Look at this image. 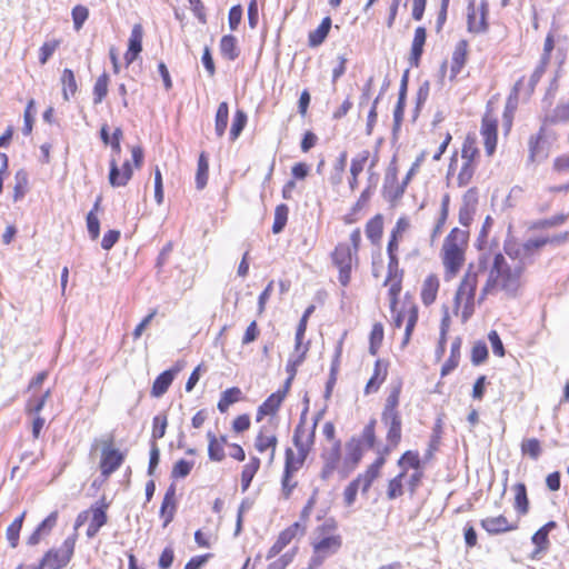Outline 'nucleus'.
Masks as SVG:
<instances>
[{
  "mask_svg": "<svg viewBox=\"0 0 569 569\" xmlns=\"http://www.w3.org/2000/svg\"><path fill=\"white\" fill-rule=\"evenodd\" d=\"M522 268L508 264L506 257L498 251H483L477 261L470 262L457 290L455 301L466 299V308L475 306L476 290L480 279H486L480 291L479 302L487 296L502 290L513 295L520 286Z\"/></svg>",
  "mask_w": 569,
  "mask_h": 569,
  "instance_id": "1",
  "label": "nucleus"
},
{
  "mask_svg": "<svg viewBox=\"0 0 569 569\" xmlns=\"http://www.w3.org/2000/svg\"><path fill=\"white\" fill-rule=\"evenodd\" d=\"M468 232L455 228L446 237L441 248V259L446 280L455 278L465 262Z\"/></svg>",
  "mask_w": 569,
  "mask_h": 569,
  "instance_id": "2",
  "label": "nucleus"
},
{
  "mask_svg": "<svg viewBox=\"0 0 569 569\" xmlns=\"http://www.w3.org/2000/svg\"><path fill=\"white\" fill-rule=\"evenodd\" d=\"M382 465L383 459H377L363 473L359 475L347 486L343 492V500L347 506L350 507L353 505L359 489H361L362 493H366L369 490L373 480L378 477Z\"/></svg>",
  "mask_w": 569,
  "mask_h": 569,
  "instance_id": "3",
  "label": "nucleus"
},
{
  "mask_svg": "<svg viewBox=\"0 0 569 569\" xmlns=\"http://www.w3.org/2000/svg\"><path fill=\"white\" fill-rule=\"evenodd\" d=\"M76 536L68 537L59 548L50 549L41 560L43 569H61L66 567L73 555Z\"/></svg>",
  "mask_w": 569,
  "mask_h": 569,
  "instance_id": "4",
  "label": "nucleus"
},
{
  "mask_svg": "<svg viewBox=\"0 0 569 569\" xmlns=\"http://www.w3.org/2000/svg\"><path fill=\"white\" fill-rule=\"evenodd\" d=\"M339 535L326 536L313 542V556L310 559L309 569L319 567L326 558L336 553L341 547Z\"/></svg>",
  "mask_w": 569,
  "mask_h": 569,
  "instance_id": "5",
  "label": "nucleus"
},
{
  "mask_svg": "<svg viewBox=\"0 0 569 569\" xmlns=\"http://www.w3.org/2000/svg\"><path fill=\"white\" fill-rule=\"evenodd\" d=\"M332 259L339 269V282L346 287L350 281L352 251L348 244L340 243L336 247Z\"/></svg>",
  "mask_w": 569,
  "mask_h": 569,
  "instance_id": "6",
  "label": "nucleus"
},
{
  "mask_svg": "<svg viewBox=\"0 0 569 569\" xmlns=\"http://www.w3.org/2000/svg\"><path fill=\"white\" fill-rule=\"evenodd\" d=\"M546 244H548V239H546V237H540L528 239L526 242L518 247L506 244L505 250L511 259H519L515 266L519 264L522 268L520 261L523 260L527 256L531 254L535 250H538Z\"/></svg>",
  "mask_w": 569,
  "mask_h": 569,
  "instance_id": "7",
  "label": "nucleus"
},
{
  "mask_svg": "<svg viewBox=\"0 0 569 569\" xmlns=\"http://www.w3.org/2000/svg\"><path fill=\"white\" fill-rule=\"evenodd\" d=\"M124 456L111 447V441H106L101 453L100 470L102 476L109 477L123 462Z\"/></svg>",
  "mask_w": 569,
  "mask_h": 569,
  "instance_id": "8",
  "label": "nucleus"
},
{
  "mask_svg": "<svg viewBox=\"0 0 569 569\" xmlns=\"http://www.w3.org/2000/svg\"><path fill=\"white\" fill-rule=\"evenodd\" d=\"M478 207V190L470 188L462 197V203L459 209V222L463 227H469L473 220Z\"/></svg>",
  "mask_w": 569,
  "mask_h": 569,
  "instance_id": "9",
  "label": "nucleus"
},
{
  "mask_svg": "<svg viewBox=\"0 0 569 569\" xmlns=\"http://www.w3.org/2000/svg\"><path fill=\"white\" fill-rule=\"evenodd\" d=\"M361 458L362 449L360 441L352 439L346 445V456L339 469L340 476L342 478L348 477V475L358 466Z\"/></svg>",
  "mask_w": 569,
  "mask_h": 569,
  "instance_id": "10",
  "label": "nucleus"
},
{
  "mask_svg": "<svg viewBox=\"0 0 569 569\" xmlns=\"http://www.w3.org/2000/svg\"><path fill=\"white\" fill-rule=\"evenodd\" d=\"M340 449V441H336L329 450L322 453L323 467L320 476L323 480L329 479L336 470L339 471V463L341 460Z\"/></svg>",
  "mask_w": 569,
  "mask_h": 569,
  "instance_id": "11",
  "label": "nucleus"
},
{
  "mask_svg": "<svg viewBox=\"0 0 569 569\" xmlns=\"http://www.w3.org/2000/svg\"><path fill=\"white\" fill-rule=\"evenodd\" d=\"M406 320V330H405V340L403 343H407L410 339V335L417 323L418 320V310L415 306H409L408 308H402L393 318L395 327L400 328Z\"/></svg>",
  "mask_w": 569,
  "mask_h": 569,
  "instance_id": "12",
  "label": "nucleus"
},
{
  "mask_svg": "<svg viewBox=\"0 0 569 569\" xmlns=\"http://www.w3.org/2000/svg\"><path fill=\"white\" fill-rule=\"evenodd\" d=\"M317 422H315L311 430L307 429L303 423H299L295 430L293 443L299 452L308 456L315 441V430Z\"/></svg>",
  "mask_w": 569,
  "mask_h": 569,
  "instance_id": "13",
  "label": "nucleus"
},
{
  "mask_svg": "<svg viewBox=\"0 0 569 569\" xmlns=\"http://www.w3.org/2000/svg\"><path fill=\"white\" fill-rule=\"evenodd\" d=\"M382 423L388 428L387 441L396 447L401 439V418L399 413H382Z\"/></svg>",
  "mask_w": 569,
  "mask_h": 569,
  "instance_id": "14",
  "label": "nucleus"
},
{
  "mask_svg": "<svg viewBox=\"0 0 569 569\" xmlns=\"http://www.w3.org/2000/svg\"><path fill=\"white\" fill-rule=\"evenodd\" d=\"M481 134L485 140V148L489 156L496 150L497 144V120L485 116L482 119Z\"/></svg>",
  "mask_w": 569,
  "mask_h": 569,
  "instance_id": "15",
  "label": "nucleus"
},
{
  "mask_svg": "<svg viewBox=\"0 0 569 569\" xmlns=\"http://www.w3.org/2000/svg\"><path fill=\"white\" fill-rule=\"evenodd\" d=\"M300 526L298 522L291 525L287 529L280 532L276 542L270 547L267 553V559H271L279 555L296 537Z\"/></svg>",
  "mask_w": 569,
  "mask_h": 569,
  "instance_id": "16",
  "label": "nucleus"
},
{
  "mask_svg": "<svg viewBox=\"0 0 569 569\" xmlns=\"http://www.w3.org/2000/svg\"><path fill=\"white\" fill-rule=\"evenodd\" d=\"M481 527L490 535H499L516 529L505 516L488 517L481 520Z\"/></svg>",
  "mask_w": 569,
  "mask_h": 569,
  "instance_id": "17",
  "label": "nucleus"
},
{
  "mask_svg": "<svg viewBox=\"0 0 569 569\" xmlns=\"http://www.w3.org/2000/svg\"><path fill=\"white\" fill-rule=\"evenodd\" d=\"M427 32L426 28L418 27L415 30V36L411 44V52L409 57V62L412 67H418L420 58L423 52V46L426 43Z\"/></svg>",
  "mask_w": 569,
  "mask_h": 569,
  "instance_id": "18",
  "label": "nucleus"
},
{
  "mask_svg": "<svg viewBox=\"0 0 569 569\" xmlns=\"http://www.w3.org/2000/svg\"><path fill=\"white\" fill-rule=\"evenodd\" d=\"M174 497H176V488L173 485H171L164 493V497H163V500L161 503V508H160V515H161V517L164 518L163 527H167L173 520L174 512H176Z\"/></svg>",
  "mask_w": 569,
  "mask_h": 569,
  "instance_id": "19",
  "label": "nucleus"
},
{
  "mask_svg": "<svg viewBox=\"0 0 569 569\" xmlns=\"http://www.w3.org/2000/svg\"><path fill=\"white\" fill-rule=\"evenodd\" d=\"M177 372H178V370L170 369V370H166L162 373H160L153 381L151 395L157 398L164 395L167 392L168 388L170 387V385L172 383Z\"/></svg>",
  "mask_w": 569,
  "mask_h": 569,
  "instance_id": "20",
  "label": "nucleus"
},
{
  "mask_svg": "<svg viewBox=\"0 0 569 569\" xmlns=\"http://www.w3.org/2000/svg\"><path fill=\"white\" fill-rule=\"evenodd\" d=\"M286 397V391H277L270 395L258 409V420L262 416L273 415Z\"/></svg>",
  "mask_w": 569,
  "mask_h": 569,
  "instance_id": "21",
  "label": "nucleus"
},
{
  "mask_svg": "<svg viewBox=\"0 0 569 569\" xmlns=\"http://www.w3.org/2000/svg\"><path fill=\"white\" fill-rule=\"evenodd\" d=\"M207 437L209 440V458L212 461H221L224 458L223 445L227 442V438L222 436L218 439L211 431L207 433Z\"/></svg>",
  "mask_w": 569,
  "mask_h": 569,
  "instance_id": "22",
  "label": "nucleus"
},
{
  "mask_svg": "<svg viewBox=\"0 0 569 569\" xmlns=\"http://www.w3.org/2000/svg\"><path fill=\"white\" fill-rule=\"evenodd\" d=\"M467 41L460 40L453 50L452 59H451V73L452 77H456L462 69L467 59Z\"/></svg>",
  "mask_w": 569,
  "mask_h": 569,
  "instance_id": "23",
  "label": "nucleus"
},
{
  "mask_svg": "<svg viewBox=\"0 0 569 569\" xmlns=\"http://www.w3.org/2000/svg\"><path fill=\"white\" fill-rule=\"evenodd\" d=\"M92 518L87 529L88 538H93L101 527L107 523L106 507H92Z\"/></svg>",
  "mask_w": 569,
  "mask_h": 569,
  "instance_id": "24",
  "label": "nucleus"
},
{
  "mask_svg": "<svg viewBox=\"0 0 569 569\" xmlns=\"http://www.w3.org/2000/svg\"><path fill=\"white\" fill-rule=\"evenodd\" d=\"M438 289H439L438 278L433 274L428 276L423 281L422 290H421V299L426 306L431 305L436 300Z\"/></svg>",
  "mask_w": 569,
  "mask_h": 569,
  "instance_id": "25",
  "label": "nucleus"
},
{
  "mask_svg": "<svg viewBox=\"0 0 569 569\" xmlns=\"http://www.w3.org/2000/svg\"><path fill=\"white\" fill-rule=\"evenodd\" d=\"M330 28H331V18L330 17L323 18L321 23L319 24V27L309 33V38H308L309 46L313 47V48L320 46L327 38V36L330 31Z\"/></svg>",
  "mask_w": 569,
  "mask_h": 569,
  "instance_id": "26",
  "label": "nucleus"
},
{
  "mask_svg": "<svg viewBox=\"0 0 569 569\" xmlns=\"http://www.w3.org/2000/svg\"><path fill=\"white\" fill-rule=\"evenodd\" d=\"M254 447L259 452L271 449L270 461H272L277 447V437L273 433H266L263 430H261L256 438Z\"/></svg>",
  "mask_w": 569,
  "mask_h": 569,
  "instance_id": "27",
  "label": "nucleus"
},
{
  "mask_svg": "<svg viewBox=\"0 0 569 569\" xmlns=\"http://www.w3.org/2000/svg\"><path fill=\"white\" fill-rule=\"evenodd\" d=\"M220 52L228 60H234L239 56L237 39L231 34L223 36L220 40Z\"/></svg>",
  "mask_w": 569,
  "mask_h": 569,
  "instance_id": "28",
  "label": "nucleus"
},
{
  "mask_svg": "<svg viewBox=\"0 0 569 569\" xmlns=\"http://www.w3.org/2000/svg\"><path fill=\"white\" fill-rule=\"evenodd\" d=\"M62 94L63 99L68 101L70 96H73L77 91V81L72 70L64 69L61 74Z\"/></svg>",
  "mask_w": 569,
  "mask_h": 569,
  "instance_id": "29",
  "label": "nucleus"
},
{
  "mask_svg": "<svg viewBox=\"0 0 569 569\" xmlns=\"http://www.w3.org/2000/svg\"><path fill=\"white\" fill-rule=\"evenodd\" d=\"M307 455L299 452L296 455L292 449L288 448L286 450V462H284V471H289L291 473L297 472L303 465Z\"/></svg>",
  "mask_w": 569,
  "mask_h": 569,
  "instance_id": "30",
  "label": "nucleus"
},
{
  "mask_svg": "<svg viewBox=\"0 0 569 569\" xmlns=\"http://www.w3.org/2000/svg\"><path fill=\"white\" fill-rule=\"evenodd\" d=\"M260 467V460L257 457H252L250 461L243 467L242 473H241V487L242 491H246L254 475L257 473L258 469Z\"/></svg>",
  "mask_w": 569,
  "mask_h": 569,
  "instance_id": "31",
  "label": "nucleus"
},
{
  "mask_svg": "<svg viewBox=\"0 0 569 569\" xmlns=\"http://www.w3.org/2000/svg\"><path fill=\"white\" fill-rule=\"evenodd\" d=\"M386 376L387 370L381 367L380 361H377L375 366V372L365 388L366 395L376 392L379 389L380 385L385 381Z\"/></svg>",
  "mask_w": 569,
  "mask_h": 569,
  "instance_id": "32",
  "label": "nucleus"
},
{
  "mask_svg": "<svg viewBox=\"0 0 569 569\" xmlns=\"http://www.w3.org/2000/svg\"><path fill=\"white\" fill-rule=\"evenodd\" d=\"M229 119V107L227 102H221L218 106L216 113L214 130L218 137H222L226 132Z\"/></svg>",
  "mask_w": 569,
  "mask_h": 569,
  "instance_id": "33",
  "label": "nucleus"
},
{
  "mask_svg": "<svg viewBox=\"0 0 569 569\" xmlns=\"http://www.w3.org/2000/svg\"><path fill=\"white\" fill-rule=\"evenodd\" d=\"M109 182L112 187H123L129 182V174L122 173V170L118 167L117 160L112 158L110 160V172Z\"/></svg>",
  "mask_w": 569,
  "mask_h": 569,
  "instance_id": "34",
  "label": "nucleus"
},
{
  "mask_svg": "<svg viewBox=\"0 0 569 569\" xmlns=\"http://www.w3.org/2000/svg\"><path fill=\"white\" fill-rule=\"evenodd\" d=\"M241 390L237 387L224 390L218 402V409L220 412H226L231 405L240 399Z\"/></svg>",
  "mask_w": 569,
  "mask_h": 569,
  "instance_id": "35",
  "label": "nucleus"
},
{
  "mask_svg": "<svg viewBox=\"0 0 569 569\" xmlns=\"http://www.w3.org/2000/svg\"><path fill=\"white\" fill-rule=\"evenodd\" d=\"M407 477V470L403 469L397 477L391 479L388 485L387 496L390 500H393L403 495V480Z\"/></svg>",
  "mask_w": 569,
  "mask_h": 569,
  "instance_id": "36",
  "label": "nucleus"
},
{
  "mask_svg": "<svg viewBox=\"0 0 569 569\" xmlns=\"http://www.w3.org/2000/svg\"><path fill=\"white\" fill-rule=\"evenodd\" d=\"M209 162L204 152H201L198 160V168L196 174V186L198 189H203L208 181Z\"/></svg>",
  "mask_w": 569,
  "mask_h": 569,
  "instance_id": "37",
  "label": "nucleus"
},
{
  "mask_svg": "<svg viewBox=\"0 0 569 569\" xmlns=\"http://www.w3.org/2000/svg\"><path fill=\"white\" fill-rule=\"evenodd\" d=\"M513 489L516 492L515 508L520 515H526L529 510L526 486L523 483H517Z\"/></svg>",
  "mask_w": 569,
  "mask_h": 569,
  "instance_id": "38",
  "label": "nucleus"
},
{
  "mask_svg": "<svg viewBox=\"0 0 569 569\" xmlns=\"http://www.w3.org/2000/svg\"><path fill=\"white\" fill-rule=\"evenodd\" d=\"M26 511H23L13 522L7 528V539L12 548H16L19 543V536L23 525Z\"/></svg>",
  "mask_w": 569,
  "mask_h": 569,
  "instance_id": "39",
  "label": "nucleus"
},
{
  "mask_svg": "<svg viewBox=\"0 0 569 569\" xmlns=\"http://www.w3.org/2000/svg\"><path fill=\"white\" fill-rule=\"evenodd\" d=\"M459 356H460V340L456 339L451 343V355L449 356V359L443 363L441 368V376L449 375L452 370H455L459 363Z\"/></svg>",
  "mask_w": 569,
  "mask_h": 569,
  "instance_id": "40",
  "label": "nucleus"
},
{
  "mask_svg": "<svg viewBox=\"0 0 569 569\" xmlns=\"http://www.w3.org/2000/svg\"><path fill=\"white\" fill-rule=\"evenodd\" d=\"M100 206V198L97 199V201L93 204L92 210L87 214V228L88 232L91 237V239H97L100 233V222L96 214V212L99 210Z\"/></svg>",
  "mask_w": 569,
  "mask_h": 569,
  "instance_id": "41",
  "label": "nucleus"
},
{
  "mask_svg": "<svg viewBox=\"0 0 569 569\" xmlns=\"http://www.w3.org/2000/svg\"><path fill=\"white\" fill-rule=\"evenodd\" d=\"M341 351H342V342L340 341L336 348L335 359L332 361V366H331V370H330V377L326 385V392H325L326 398H329L331 396L333 386L336 383V380H337L336 376H337V371H338V365H339V358L341 356Z\"/></svg>",
  "mask_w": 569,
  "mask_h": 569,
  "instance_id": "42",
  "label": "nucleus"
},
{
  "mask_svg": "<svg viewBox=\"0 0 569 569\" xmlns=\"http://www.w3.org/2000/svg\"><path fill=\"white\" fill-rule=\"evenodd\" d=\"M109 76L103 72L96 81L93 87V103L99 104L108 94Z\"/></svg>",
  "mask_w": 569,
  "mask_h": 569,
  "instance_id": "43",
  "label": "nucleus"
},
{
  "mask_svg": "<svg viewBox=\"0 0 569 569\" xmlns=\"http://www.w3.org/2000/svg\"><path fill=\"white\" fill-rule=\"evenodd\" d=\"M288 213H289V208L287 207V204L281 203L276 207L274 220H273V226H272L273 233L277 234L283 230V228L286 227L287 220H288Z\"/></svg>",
  "mask_w": 569,
  "mask_h": 569,
  "instance_id": "44",
  "label": "nucleus"
},
{
  "mask_svg": "<svg viewBox=\"0 0 569 569\" xmlns=\"http://www.w3.org/2000/svg\"><path fill=\"white\" fill-rule=\"evenodd\" d=\"M382 234V218L380 216H376L370 219L366 226V236L371 242L376 243L379 241Z\"/></svg>",
  "mask_w": 569,
  "mask_h": 569,
  "instance_id": "45",
  "label": "nucleus"
},
{
  "mask_svg": "<svg viewBox=\"0 0 569 569\" xmlns=\"http://www.w3.org/2000/svg\"><path fill=\"white\" fill-rule=\"evenodd\" d=\"M142 26L137 23L132 27L128 49L132 50L133 53H140L142 51Z\"/></svg>",
  "mask_w": 569,
  "mask_h": 569,
  "instance_id": "46",
  "label": "nucleus"
},
{
  "mask_svg": "<svg viewBox=\"0 0 569 569\" xmlns=\"http://www.w3.org/2000/svg\"><path fill=\"white\" fill-rule=\"evenodd\" d=\"M567 219H568V214L560 213V214L553 216L548 219H540V220L533 222L531 228L532 229L552 228V227H557V226L565 223Z\"/></svg>",
  "mask_w": 569,
  "mask_h": 569,
  "instance_id": "47",
  "label": "nucleus"
},
{
  "mask_svg": "<svg viewBox=\"0 0 569 569\" xmlns=\"http://www.w3.org/2000/svg\"><path fill=\"white\" fill-rule=\"evenodd\" d=\"M529 158L531 161H541L547 158V152L540 144V137H531L529 140Z\"/></svg>",
  "mask_w": 569,
  "mask_h": 569,
  "instance_id": "48",
  "label": "nucleus"
},
{
  "mask_svg": "<svg viewBox=\"0 0 569 569\" xmlns=\"http://www.w3.org/2000/svg\"><path fill=\"white\" fill-rule=\"evenodd\" d=\"M247 123V114L242 110H238L234 114L232 126L230 129V139L236 140Z\"/></svg>",
  "mask_w": 569,
  "mask_h": 569,
  "instance_id": "49",
  "label": "nucleus"
},
{
  "mask_svg": "<svg viewBox=\"0 0 569 569\" xmlns=\"http://www.w3.org/2000/svg\"><path fill=\"white\" fill-rule=\"evenodd\" d=\"M475 170H476V163L475 162H468V161H463L461 168H460V171L458 173V184L459 187H463V186H467L472 177H473V173H475Z\"/></svg>",
  "mask_w": 569,
  "mask_h": 569,
  "instance_id": "50",
  "label": "nucleus"
},
{
  "mask_svg": "<svg viewBox=\"0 0 569 569\" xmlns=\"http://www.w3.org/2000/svg\"><path fill=\"white\" fill-rule=\"evenodd\" d=\"M521 450L523 455H528L532 459L537 460L541 453V446L538 439L531 438L522 441Z\"/></svg>",
  "mask_w": 569,
  "mask_h": 569,
  "instance_id": "51",
  "label": "nucleus"
},
{
  "mask_svg": "<svg viewBox=\"0 0 569 569\" xmlns=\"http://www.w3.org/2000/svg\"><path fill=\"white\" fill-rule=\"evenodd\" d=\"M468 28L471 32L476 33L486 30L485 12L481 11L480 14H477L475 11L468 13Z\"/></svg>",
  "mask_w": 569,
  "mask_h": 569,
  "instance_id": "52",
  "label": "nucleus"
},
{
  "mask_svg": "<svg viewBox=\"0 0 569 569\" xmlns=\"http://www.w3.org/2000/svg\"><path fill=\"white\" fill-rule=\"evenodd\" d=\"M49 397H50V390H47L40 397L31 398L27 403L28 413L38 415L43 409Z\"/></svg>",
  "mask_w": 569,
  "mask_h": 569,
  "instance_id": "53",
  "label": "nucleus"
},
{
  "mask_svg": "<svg viewBox=\"0 0 569 569\" xmlns=\"http://www.w3.org/2000/svg\"><path fill=\"white\" fill-rule=\"evenodd\" d=\"M383 339V326L379 322L372 326L370 332V352L375 355Z\"/></svg>",
  "mask_w": 569,
  "mask_h": 569,
  "instance_id": "54",
  "label": "nucleus"
},
{
  "mask_svg": "<svg viewBox=\"0 0 569 569\" xmlns=\"http://www.w3.org/2000/svg\"><path fill=\"white\" fill-rule=\"evenodd\" d=\"M488 357L487 345L482 341H478L473 345L471 350V362L475 366L482 363Z\"/></svg>",
  "mask_w": 569,
  "mask_h": 569,
  "instance_id": "55",
  "label": "nucleus"
},
{
  "mask_svg": "<svg viewBox=\"0 0 569 569\" xmlns=\"http://www.w3.org/2000/svg\"><path fill=\"white\" fill-rule=\"evenodd\" d=\"M400 397V387H396L389 393L382 413H399L398 405Z\"/></svg>",
  "mask_w": 569,
  "mask_h": 569,
  "instance_id": "56",
  "label": "nucleus"
},
{
  "mask_svg": "<svg viewBox=\"0 0 569 569\" xmlns=\"http://www.w3.org/2000/svg\"><path fill=\"white\" fill-rule=\"evenodd\" d=\"M167 425L168 422L166 416L158 415L153 418L152 441L156 442L157 439H161L164 437Z\"/></svg>",
  "mask_w": 569,
  "mask_h": 569,
  "instance_id": "57",
  "label": "nucleus"
},
{
  "mask_svg": "<svg viewBox=\"0 0 569 569\" xmlns=\"http://www.w3.org/2000/svg\"><path fill=\"white\" fill-rule=\"evenodd\" d=\"M369 159V151H361L356 158L351 160L350 173L351 176H359L365 168L366 162Z\"/></svg>",
  "mask_w": 569,
  "mask_h": 569,
  "instance_id": "58",
  "label": "nucleus"
},
{
  "mask_svg": "<svg viewBox=\"0 0 569 569\" xmlns=\"http://www.w3.org/2000/svg\"><path fill=\"white\" fill-rule=\"evenodd\" d=\"M88 16L89 10L84 6L79 4L72 9V20L74 29L77 31H79L82 28L83 23L88 19Z\"/></svg>",
  "mask_w": 569,
  "mask_h": 569,
  "instance_id": "59",
  "label": "nucleus"
},
{
  "mask_svg": "<svg viewBox=\"0 0 569 569\" xmlns=\"http://www.w3.org/2000/svg\"><path fill=\"white\" fill-rule=\"evenodd\" d=\"M556 527L555 521L547 522L543 527H541L531 538L532 542L536 546H543L548 542V533L551 529Z\"/></svg>",
  "mask_w": 569,
  "mask_h": 569,
  "instance_id": "60",
  "label": "nucleus"
},
{
  "mask_svg": "<svg viewBox=\"0 0 569 569\" xmlns=\"http://www.w3.org/2000/svg\"><path fill=\"white\" fill-rule=\"evenodd\" d=\"M479 154V150L476 147L473 140L467 139L462 146L461 158L463 161L475 162L476 157Z\"/></svg>",
  "mask_w": 569,
  "mask_h": 569,
  "instance_id": "61",
  "label": "nucleus"
},
{
  "mask_svg": "<svg viewBox=\"0 0 569 569\" xmlns=\"http://www.w3.org/2000/svg\"><path fill=\"white\" fill-rule=\"evenodd\" d=\"M59 44H60V41H58V40L47 41L42 44V47L40 48V56H39V61L41 64L47 63V61L53 54V52L57 50Z\"/></svg>",
  "mask_w": 569,
  "mask_h": 569,
  "instance_id": "62",
  "label": "nucleus"
},
{
  "mask_svg": "<svg viewBox=\"0 0 569 569\" xmlns=\"http://www.w3.org/2000/svg\"><path fill=\"white\" fill-rule=\"evenodd\" d=\"M192 467H193L192 461H187L184 459H180L173 466L172 477L184 478L190 473Z\"/></svg>",
  "mask_w": 569,
  "mask_h": 569,
  "instance_id": "63",
  "label": "nucleus"
},
{
  "mask_svg": "<svg viewBox=\"0 0 569 569\" xmlns=\"http://www.w3.org/2000/svg\"><path fill=\"white\" fill-rule=\"evenodd\" d=\"M58 521V511H52L44 520H42L37 529L43 535L48 536L56 527Z\"/></svg>",
  "mask_w": 569,
  "mask_h": 569,
  "instance_id": "64",
  "label": "nucleus"
}]
</instances>
